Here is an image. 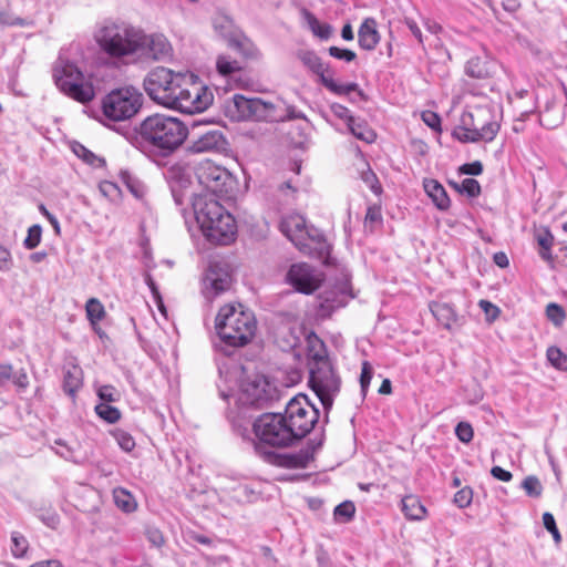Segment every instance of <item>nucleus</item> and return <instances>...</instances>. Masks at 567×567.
<instances>
[{
    "mask_svg": "<svg viewBox=\"0 0 567 567\" xmlns=\"http://www.w3.org/2000/svg\"><path fill=\"white\" fill-rule=\"evenodd\" d=\"M126 140L151 158H166L177 151L188 135V127L177 117L153 114L138 126L123 132Z\"/></svg>",
    "mask_w": 567,
    "mask_h": 567,
    "instance_id": "obj_1",
    "label": "nucleus"
},
{
    "mask_svg": "<svg viewBox=\"0 0 567 567\" xmlns=\"http://www.w3.org/2000/svg\"><path fill=\"white\" fill-rule=\"evenodd\" d=\"M192 207L196 223L205 238L217 245H229L237 235V225L233 215L220 203L207 194H196Z\"/></svg>",
    "mask_w": 567,
    "mask_h": 567,
    "instance_id": "obj_2",
    "label": "nucleus"
},
{
    "mask_svg": "<svg viewBox=\"0 0 567 567\" xmlns=\"http://www.w3.org/2000/svg\"><path fill=\"white\" fill-rule=\"evenodd\" d=\"M215 329L218 337V341H214L215 349L229 355L230 349L244 347L251 341L256 332V320L251 313L226 305L216 316Z\"/></svg>",
    "mask_w": 567,
    "mask_h": 567,
    "instance_id": "obj_3",
    "label": "nucleus"
},
{
    "mask_svg": "<svg viewBox=\"0 0 567 567\" xmlns=\"http://www.w3.org/2000/svg\"><path fill=\"white\" fill-rule=\"evenodd\" d=\"M255 439L251 440L256 455L261 460L264 453L275 449H285L298 443L297 435L287 425L281 413H264L252 422Z\"/></svg>",
    "mask_w": 567,
    "mask_h": 567,
    "instance_id": "obj_4",
    "label": "nucleus"
},
{
    "mask_svg": "<svg viewBox=\"0 0 567 567\" xmlns=\"http://www.w3.org/2000/svg\"><path fill=\"white\" fill-rule=\"evenodd\" d=\"M94 39L101 50L112 58H123L138 52L140 30L131 24L106 19L94 32Z\"/></svg>",
    "mask_w": 567,
    "mask_h": 567,
    "instance_id": "obj_5",
    "label": "nucleus"
},
{
    "mask_svg": "<svg viewBox=\"0 0 567 567\" xmlns=\"http://www.w3.org/2000/svg\"><path fill=\"white\" fill-rule=\"evenodd\" d=\"M187 80L181 81L173 95L168 109L178 110L186 114L199 113L208 109L213 103L212 91L203 85L198 76L186 73Z\"/></svg>",
    "mask_w": 567,
    "mask_h": 567,
    "instance_id": "obj_6",
    "label": "nucleus"
},
{
    "mask_svg": "<svg viewBox=\"0 0 567 567\" xmlns=\"http://www.w3.org/2000/svg\"><path fill=\"white\" fill-rule=\"evenodd\" d=\"M53 79L61 92L80 103L94 99L92 84L84 82L83 73L75 63L59 58L53 68Z\"/></svg>",
    "mask_w": 567,
    "mask_h": 567,
    "instance_id": "obj_7",
    "label": "nucleus"
},
{
    "mask_svg": "<svg viewBox=\"0 0 567 567\" xmlns=\"http://www.w3.org/2000/svg\"><path fill=\"white\" fill-rule=\"evenodd\" d=\"M308 384L320 400L324 410L323 422L328 423V415L332 409L334 398L341 390V378L332 362H321L316 367L309 368Z\"/></svg>",
    "mask_w": 567,
    "mask_h": 567,
    "instance_id": "obj_8",
    "label": "nucleus"
},
{
    "mask_svg": "<svg viewBox=\"0 0 567 567\" xmlns=\"http://www.w3.org/2000/svg\"><path fill=\"white\" fill-rule=\"evenodd\" d=\"M143 100V94L133 86L113 90L103 97V115L112 122L128 121L138 113Z\"/></svg>",
    "mask_w": 567,
    "mask_h": 567,
    "instance_id": "obj_9",
    "label": "nucleus"
},
{
    "mask_svg": "<svg viewBox=\"0 0 567 567\" xmlns=\"http://www.w3.org/2000/svg\"><path fill=\"white\" fill-rule=\"evenodd\" d=\"M286 419L287 425L297 435V441L306 437L319 421L320 412L309 400L306 394L299 393L295 395L286 404L285 412L281 413Z\"/></svg>",
    "mask_w": 567,
    "mask_h": 567,
    "instance_id": "obj_10",
    "label": "nucleus"
},
{
    "mask_svg": "<svg viewBox=\"0 0 567 567\" xmlns=\"http://www.w3.org/2000/svg\"><path fill=\"white\" fill-rule=\"evenodd\" d=\"M225 114L234 122L241 121H276L275 105L259 97H246L235 94L225 102Z\"/></svg>",
    "mask_w": 567,
    "mask_h": 567,
    "instance_id": "obj_11",
    "label": "nucleus"
},
{
    "mask_svg": "<svg viewBox=\"0 0 567 567\" xmlns=\"http://www.w3.org/2000/svg\"><path fill=\"white\" fill-rule=\"evenodd\" d=\"M185 80H187L185 73H175L167 68L157 66L147 73L143 86L153 101L168 107L179 82Z\"/></svg>",
    "mask_w": 567,
    "mask_h": 567,
    "instance_id": "obj_12",
    "label": "nucleus"
},
{
    "mask_svg": "<svg viewBox=\"0 0 567 567\" xmlns=\"http://www.w3.org/2000/svg\"><path fill=\"white\" fill-rule=\"evenodd\" d=\"M301 62L318 76V81L331 93L343 96L351 92H357L361 100H367L365 94L355 82L338 83L334 79V71L330 64L324 63L322 59L313 51H306L300 55Z\"/></svg>",
    "mask_w": 567,
    "mask_h": 567,
    "instance_id": "obj_13",
    "label": "nucleus"
},
{
    "mask_svg": "<svg viewBox=\"0 0 567 567\" xmlns=\"http://www.w3.org/2000/svg\"><path fill=\"white\" fill-rule=\"evenodd\" d=\"M279 391L265 375L248 377L241 384L239 401L243 405L265 409L278 400Z\"/></svg>",
    "mask_w": 567,
    "mask_h": 567,
    "instance_id": "obj_14",
    "label": "nucleus"
},
{
    "mask_svg": "<svg viewBox=\"0 0 567 567\" xmlns=\"http://www.w3.org/2000/svg\"><path fill=\"white\" fill-rule=\"evenodd\" d=\"M196 175L199 184L206 188V194L215 198L216 196H229L235 188L236 181L233 175L226 168L213 162L203 163Z\"/></svg>",
    "mask_w": 567,
    "mask_h": 567,
    "instance_id": "obj_15",
    "label": "nucleus"
},
{
    "mask_svg": "<svg viewBox=\"0 0 567 567\" xmlns=\"http://www.w3.org/2000/svg\"><path fill=\"white\" fill-rule=\"evenodd\" d=\"M213 28L216 33L224 38L228 47L236 50L245 58L255 55V47L234 24L230 17L224 13H217L213 18Z\"/></svg>",
    "mask_w": 567,
    "mask_h": 567,
    "instance_id": "obj_16",
    "label": "nucleus"
},
{
    "mask_svg": "<svg viewBox=\"0 0 567 567\" xmlns=\"http://www.w3.org/2000/svg\"><path fill=\"white\" fill-rule=\"evenodd\" d=\"M322 445V440L317 443L310 441L306 447L293 453H264L261 458L265 463L281 467V468H306L308 464L313 460V455L318 449Z\"/></svg>",
    "mask_w": 567,
    "mask_h": 567,
    "instance_id": "obj_17",
    "label": "nucleus"
},
{
    "mask_svg": "<svg viewBox=\"0 0 567 567\" xmlns=\"http://www.w3.org/2000/svg\"><path fill=\"white\" fill-rule=\"evenodd\" d=\"M352 298L350 284L338 281L318 295L317 313L320 318H329L336 310L346 307Z\"/></svg>",
    "mask_w": 567,
    "mask_h": 567,
    "instance_id": "obj_18",
    "label": "nucleus"
},
{
    "mask_svg": "<svg viewBox=\"0 0 567 567\" xmlns=\"http://www.w3.org/2000/svg\"><path fill=\"white\" fill-rule=\"evenodd\" d=\"M461 123L466 125L467 131L476 134H486L485 132H492V136L488 138H481L484 142H492L499 131V124L493 120V114L488 109L475 107L471 111L463 112L461 116Z\"/></svg>",
    "mask_w": 567,
    "mask_h": 567,
    "instance_id": "obj_19",
    "label": "nucleus"
},
{
    "mask_svg": "<svg viewBox=\"0 0 567 567\" xmlns=\"http://www.w3.org/2000/svg\"><path fill=\"white\" fill-rule=\"evenodd\" d=\"M286 281L298 292L310 295L321 282L320 275L307 262L292 264L287 271Z\"/></svg>",
    "mask_w": 567,
    "mask_h": 567,
    "instance_id": "obj_20",
    "label": "nucleus"
},
{
    "mask_svg": "<svg viewBox=\"0 0 567 567\" xmlns=\"http://www.w3.org/2000/svg\"><path fill=\"white\" fill-rule=\"evenodd\" d=\"M231 284L233 277L227 265L212 262L204 278V293L207 299L216 298L230 289Z\"/></svg>",
    "mask_w": 567,
    "mask_h": 567,
    "instance_id": "obj_21",
    "label": "nucleus"
},
{
    "mask_svg": "<svg viewBox=\"0 0 567 567\" xmlns=\"http://www.w3.org/2000/svg\"><path fill=\"white\" fill-rule=\"evenodd\" d=\"M138 52L141 56L165 60L172 56V45L163 34H144L140 31Z\"/></svg>",
    "mask_w": 567,
    "mask_h": 567,
    "instance_id": "obj_22",
    "label": "nucleus"
},
{
    "mask_svg": "<svg viewBox=\"0 0 567 567\" xmlns=\"http://www.w3.org/2000/svg\"><path fill=\"white\" fill-rule=\"evenodd\" d=\"M228 145L224 133L218 128H208L190 141L187 151L193 154L220 152Z\"/></svg>",
    "mask_w": 567,
    "mask_h": 567,
    "instance_id": "obj_23",
    "label": "nucleus"
},
{
    "mask_svg": "<svg viewBox=\"0 0 567 567\" xmlns=\"http://www.w3.org/2000/svg\"><path fill=\"white\" fill-rule=\"evenodd\" d=\"M281 233L295 244L301 251H306L305 233H307L306 220L300 215H289L280 221Z\"/></svg>",
    "mask_w": 567,
    "mask_h": 567,
    "instance_id": "obj_24",
    "label": "nucleus"
},
{
    "mask_svg": "<svg viewBox=\"0 0 567 567\" xmlns=\"http://www.w3.org/2000/svg\"><path fill=\"white\" fill-rule=\"evenodd\" d=\"M374 18H365L358 30V43L362 50L372 51L381 40Z\"/></svg>",
    "mask_w": 567,
    "mask_h": 567,
    "instance_id": "obj_25",
    "label": "nucleus"
},
{
    "mask_svg": "<svg viewBox=\"0 0 567 567\" xmlns=\"http://www.w3.org/2000/svg\"><path fill=\"white\" fill-rule=\"evenodd\" d=\"M308 368L316 367L321 362L331 361L324 342L313 332L306 337Z\"/></svg>",
    "mask_w": 567,
    "mask_h": 567,
    "instance_id": "obj_26",
    "label": "nucleus"
},
{
    "mask_svg": "<svg viewBox=\"0 0 567 567\" xmlns=\"http://www.w3.org/2000/svg\"><path fill=\"white\" fill-rule=\"evenodd\" d=\"M495 71V62L487 55L473 56L465 65V73L473 79H488Z\"/></svg>",
    "mask_w": 567,
    "mask_h": 567,
    "instance_id": "obj_27",
    "label": "nucleus"
},
{
    "mask_svg": "<svg viewBox=\"0 0 567 567\" xmlns=\"http://www.w3.org/2000/svg\"><path fill=\"white\" fill-rule=\"evenodd\" d=\"M9 382H12L19 390H25L29 386L24 369L13 371L11 364L0 363V388L7 386Z\"/></svg>",
    "mask_w": 567,
    "mask_h": 567,
    "instance_id": "obj_28",
    "label": "nucleus"
},
{
    "mask_svg": "<svg viewBox=\"0 0 567 567\" xmlns=\"http://www.w3.org/2000/svg\"><path fill=\"white\" fill-rule=\"evenodd\" d=\"M424 190L440 210H447L451 199L441 183L436 179H424Z\"/></svg>",
    "mask_w": 567,
    "mask_h": 567,
    "instance_id": "obj_29",
    "label": "nucleus"
},
{
    "mask_svg": "<svg viewBox=\"0 0 567 567\" xmlns=\"http://www.w3.org/2000/svg\"><path fill=\"white\" fill-rule=\"evenodd\" d=\"M260 483H240L231 491V498L240 504H251L261 497Z\"/></svg>",
    "mask_w": 567,
    "mask_h": 567,
    "instance_id": "obj_30",
    "label": "nucleus"
},
{
    "mask_svg": "<svg viewBox=\"0 0 567 567\" xmlns=\"http://www.w3.org/2000/svg\"><path fill=\"white\" fill-rule=\"evenodd\" d=\"M430 310L437 320V322L447 330H450L452 326L456 323L458 320L456 310L451 303L432 302L430 305Z\"/></svg>",
    "mask_w": 567,
    "mask_h": 567,
    "instance_id": "obj_31",
    "label": "nucleus"
},
{
    "mask_svg": "<svg viewBox=\"0 0 567 567\" xmlns=\"http://www.w3.org/2000/svg\"><path fill=\"white\" fill-rule=\"evenodd\" d=\"M401 511L410 520H422L426 516V508L419 496L410 494L401 499Z\"/></svg>",
    "mask_w": 567,
    "mask_h": 567,
    "instance_id": "obj_32",
    "label": "nucleus"
},
{
    "mask_svg": "<svg viewBox=\"0 0 567 567\" xmlns=\"http://www.w3.org/2000/svg\"><path fill=\"white\" fill-rule=\"evenodd\" d=\"M302 20L309 28V30L313 33V35L318 37L321 40H328L332 35L333 28L329 23H321L317 17L306 8L300 10Z\"/></svg>",
    "mask_w": 567,
    "mask_h": 567,
    "instance_id": "obj_33",
    "label": "nucleus"
},
{
    "mask_svg": "<svg viewBox=\"0 0 567 567\" xmlns=\"http://www.w3.org/2000/svg\"><path fill=\"white\" fill-rule=\"evenodd\" d=\"M82 384V369L79 365H72L64 371L62 388L69 396L74 398Z\"/></svg>",
    "mask_w": 567,
    "mask_h": 567,
    "instance_id": "obj_34",
    "label": "nucleus"
},
{
    "mask_svg": "<svg viewBox=\"0 0 567 567\" xmlns=\"http://www.w3.org/2000/svg\"><path fill=\"white\" fill-rule=\"evenodd\" d=\"M348 131L358 140H361L365 143H373L375 141L377 134L372 128L369 127L364 120L352 117L347 123Z\"/></svg>",
    "mask_w": 567,
    "mask_h": 567,
    "instance_id": "obj_35",
    "label": "nucleus"
},
{
    "mask_svg": "<svg viewBox=\"0 0 567 567\" xmlns=\"http://www.w3.org/2000/svg\"><path fill=\"white\" fill-rule=\"evenodd\" d=\"M120 178L134 197L142 198L145 195L144 184L128 169H121Z\"/></svg>",
    "mask_w": 567,
    "mask_h": 567,
    "instance_id": "obj_36",
    "label": "nucleus"
},
{
    "mask_svg": "<svg viewBox=\"0 0 567 567\" xmlns=\"http://www.w3.org/2000/svg\"><path fill=\"white\" fill-rule=\"evenodd\" d=\"M73 153L81 158L84 163L93 166V167H103L105 165V159L95 155L89 148H86L80 142H73L72 144Z\"/></svg>",
    "mask_w": 567,
    "mask_h": 567,
    "instance_id": "obj_37",
    "label": "nucleus"
},
{
    "mask_svg": "<svg viewBox=\"0 0 567 567\" xmlns=\"http://www.w3.org/2000/svg\"><path fill=\"white\" fill-rule=\"evenodd\" d=\"M115 505L125 513H132L136 509L137 504L134 496L125 488L117 487L113 492Z\"/></svg>",
    "mask_w": 567,
    "mask_h": 567,
    "instance_id": "obj_38",
    "label": "nucleus"
},
{
    "mask_svg": "<svg viewBox=\"0 0 567 567\" xmlns=\"http://www.w3.org/2000/svg\"><path fill=\"white\" fill-rule=\"evenodd\" d=\"M86 318L91 326H96L106 316L103 303L97 298H90L85 305Z\"/></svg>",
    "mask_w": 567,
    "mask_h": 567,
    "instance_id": "obj_39",
    "label": "nucleus"
},
{
    "mask_svg": "<svg viewBox=\"0 0 567 567\" xmlns=\"http://www.w3.org/2000/svg\"><path fill=\"white\" fill-rule=\"evenodd\" d=\"M449 184L460 194H466L471 198H475L481 195V185L474 178H465L461 184L450 181Z\"/></svg>",
    "mask_w": 567,
    "mask_h": 567,
    "instance_id": "obj_40",
    "label": "nucleus"
},
{
    "mask_svg": "<svg viewBox=\"0 0 567 567\" xmlns=\"http://www.w3.org/2000/svg\"><path fill=\"white\" fill-rule=\"evenodd\" d=\"M485 133L486 134L474 135L472 132L467 131L466 125H463L461 123V125H458L457 127H455L453 130L452 135L454 138H456L457 141L462 142V143H476V142H481V138H488L492 136L491 131L488 132V130H487Z\"/></svg>",
    "mask_w": 567,
    "mask_h": 567,
    "instance_id": "obj_41",
    "label": "nucleus"
},
{
    "mask_svg": "<svg viewBox=\"0 0 567 567\" xmlns=\"http://www.w3.org/2000/svg\"><path fill=\"white\" fill-rule=\"evenodd\" d=\"M216 68L219 74L228 76L241 70V64L228 55H218Z\"/></svg>",
    "mask_w": 567,
    "mask_h": 567,
    "instance_id": "obj_42",
    "label": "nucleus"
},
{
    "mask_svg": "<svg viewBox=\"0 0 567 567\" xmlns=\"http://www.w3.org/2000/svg\"><path fill=\"white\" fill-rule=\"evenodd\" d=\"M11 554L14 558H22L25 556L28 548H29V542L28 539L19 532H12L11 533Z\"/></svg>",
    "mask_w": 567,
    "mask_h": 567,
    "instance_id": "obj_43",
    "label": "nucleus"
},
{
    "mask_svg": "<svg viewBox=\"0 0 567 567\" xmlns=\"http://www.w3.org/2000/svg\"><path fill=\"white\" fill-rule=\"evenodd\" d=\"M95 413L110 424L116 423L121 419V412L117 408L109 403H100L95 406Z\"/></svg>",
    "mask_w": 567,
    "mask_h": 567,
    "instance_id": "obj_44",
    "label": "nucleus"
},
{
    "mask_svg": "<svg viewBox=\"0 0 567 567\" xmlns=\"http://www.w3.org/2000/svg\"><path fill=\"white\" fill-rule=\"evenodd\" d=\"M547 360L558 370L567 371V354L558 347H549L546 351Z\"/></svg>",
    "mask_w": 567,
    "mask_h": 567,
    "instance_id": "obj_45",
    "label": "nucleus"
},
{
    "mask_svg": "<svg viewBox=\"0 0 567 567\" xmlns=\"http://www.w3.org/2000/svg\"><path fill=\"white\" fill-rule=\"evenodd\" d=\"M111 435L124 452H131L135 447V440L127 431L115 429L111 432Z\"/></svg>",
    "mask_w": 567,
    "mask_h": 567,
    "instance_id": "obj_46",
    "label": "nucleus"
},
{
    "mask_svg": "<svg viewBox=\"0 0 567 567\" xmlns=\"http://www.w3.org/2000/svg\"><path fill=\"white\" fill-rule=\"evenodd\" d=\"M522 487L529 497L537 498L543 493V485L535 475L526 476L522 482Z\"/></svg>",
    "mask_w": 567,
    "mask_h": 567,
    "instance_id": "obj_47",
    "label": "nucleus"
},
{
    "mask_svg": "<svg viewBox=\"0 0 567 567\" xmlns=\"http://www.w3.org/2000/svg\"><path fill=\"white\" fill-rule=\"evenodd\" d=\"M0 24L6 27H29L31 22L24 18L16 17L3 8L0 10Z\"/></svg>",
    "mask_w": 567,
    "mask_h": 567,
    "instance_id": "obj_48",
    "label": "nucleus"
},
{
    "mask_svg": "<svg viewBox=\"0 0 567 567\" xmlns=\"http://www.w3.org/2000/svg\"><path fill=\"white\" fill-rule=\"evenodd\" d=\"M546 316L548 320H550L555 326L559 327L563 324L566 318V312L560 305L550 302L546 307Z\"/></svg>",
    "mask_w": 567,
    "mask_h": 567,
    "instance_id": "obj_49",
    "label": "nucleus"
},
{
    "mask_svg": "<svg viewBox=\"0 0 567 567\" xmlns=\"http://www.w3.org/2000/svg\"><path fill=\"white\" fill-rule=\"evenodd\" d=\"M42 237V227L39 224L32 225L28 229V235L23 240V246L31 250L39 246Z\"/></svg>",
    "mask_w": 567,
    "mask_h": 567,
    "instance_id": "obj_50",
    "label": "nucleus"
},
{
    "mask_svg": "<svg viewBox=\"0 0 567 567\" xmlns=\"http://www.w3.org/2000/svg\"><path fill=\"white\" fill-rule=\"evenodd\" d=\"M372 377H373V368L368 361H364L362 363L361 374H360V391H361V395L363 399L367 396Z\"/></svg>",
    "mask_w": 567,
    "mask_h": 567,
    "instance_id": "obj_51",
    "label": "nucleus"
},
{
    "mask_svg": "<svg viewBox=\"0 0 567 567\" xmlns=\"http://www.w3.org/2000/svg\"><path fill=\"white\" fill-rule=\"evenodd\" d=\"M333 514L336 517H343L346 522H349L355 514V506L353 502L344 501L336 506Z\"/></svg>",
    "mask_w": 567,
    "mask_h": 567,
    "instance_id": "obj_52",
    "label": "nucleus"
},
{
    "mask_svg": "<svg viewBox=\"0 0 567 567\" xmlns=\"http://www.w3.org/2000/svg\"><path fill=\"white\" fill-rule=\"evenodd\" d=\"M473 499V489L470 486H465L457 491L454 495V504L460 508H465L471 505Z\"/></svg>",
    "mask_w": 567,
    "mask_h": 567,
    "instance_id": "obj_53",
    "label": "nucleus"
},
{
    "mask_svg": "<svg viewBox=\"0 0 567 567\" xmlns=\"http://www.w3.org/2000/svg\"><path fill=\"white\" fill-rule=\"evenodd\" d=\"M455 435L462 443H470L473 440L474 431L468 422H460L455 426Z\"/></svg>",
    "mask_w": 567,
    "mask_h": 567,
    "instance_id": "obj_54",
    "label": "nucleus"
},
{
    "mask_svg": "<svg viewBox=\"0 0 567 567\" xmlns=\"http://www.w3.org/2000/svg\"><path fill=\"white\" fill-rule=\"evenodd\" d=\"M543 524H544V527L553 535L555 543H557V544L560 543L561 536L557 528L556 520H555V517L553 516V514H550L548 512L544 513L543 514Z\"/></svg>",
    "mask_w": 567,
    "mask_h": 567,
    "instance_id": "obj_55",
    "label": "nucleus"
},
{
    "mask_svg": "<svg viewBox=\"0 0 567 567\" xmlns=\"http://www.w3.org/2000/svg\"><path fill=\"white\" fill-rule=\"evenodd\" d=\"M100 188V192L109 199L111 200H115L120 197L121 195V189L120 187L117 186V184L113 183V182H110V181H104L100 184L99 186Z\"/></svg>",
    "mask_w": 567,
    "mask_h": 567,
    "instance_id": "obj_56",
    "label": "nucleus"
},
{
    "mask_svg": "<svg viewBox=\"0 0 567 567\" xmlns=\"http://www.w3.org/2000/svg\"><path fill=\"white\" fill-rule=\"evenodd\" d=\"M54 444L59 446V449H54L55 454L61 456L62 458L71 462H76L74 458V451L71 446H69L63 440L59 439L54 441Z\"/></svg>",
    "mask_w": 567,
    "mask_h": 567,
    "instance_id": "obj_57",
    "label": "nucleus"
},
{
    "mask_svg": "<svg viewBox=\"0 0 567 567\" xmlns=\"http://www.w3.org/2000/svg\"><path fill=\"white\" fill-rule=\"evenodd\" d=\"M329 54L331 56H333L334 59L343 60L346 62H352L357 58L355 52H353L349 49H341L338 47H330Z\"/></svg>",
    "mask_w": 567,
    "mask_h": 567,
    "instance_id": "obj_58",
    "label": "nucleus"
},
{
    "mask_svg": "<svg viewBox=\"0 0 567 567\" xmlns=\"http://www.w3.org/2000/svg\"><path fill=\"white\" fill-rule=\"evenodd\" d=\"M99 398L103 401L102 403L115 402L117 400V392L113 385H102L97 390Z\"/></svg>",
    "mask_w": 567,
    "mask_h": 567,
    "instance_id": "obj_59",
    "label": "nucleus"
},
{
    "mask_svg": "<svg viewBox=\"0 0 567 567\" xmlns=\"http://www.w3.org/2000/svg\"><path fill=\"white\" fill-rule=\"evenodd\" d=\"M330 111L334 116H337L340 120H343L346 124L353 117L350 110L340 103H332L330 105Z\"/></svg>",
    "mask_w": 567,
    "mask_h": 567,
    "instance_id": "obj_60",
    "label": "nucleus"
},
{
    "mask_svg": "<svg viewBox=\"0 0 567 567\" xmlns=\"http://www.w3.org/2000/svg\"><path fill=\"white\" fill-rule=\"evenodd\" d=\"M422 120L432 130H434V131L441 130V117L435 112L424 111L422 113Z\"/></svg>",
    "mask_w": 567,
    "mask_h": 567,
    "instance_id": "obj_61",
    "label": "nucleus"
},
{
    "mask_svg": "<svg viewBox=\"0 0 567 567\" xmlns=\"http://www.w3.org/2000/svg\"><path fill=\"white\" fill-rule=\"evenodd\" d=\"M478 306L489 320H495L501 313L499 308L488 300H480Z\"/></svg>",
    "mask_w": 567,
    "mask_h": 567,
    "instance_id": "obj_62",
    "label": "nucleus"
},
{
    "mask_svg": "<svg viewBox=\"0 0 567 567\" xmlns=\"http://www.w3.org/2000/svg\"><path fill=\"white\" fill-rule=\"evenodd\" d=\"M460 173L472 176L481 175L483 173V164L480 161L463 164L460 167Z\"/></svg>",
    "mask_w": 567,
    "mask_h": 567,
    "instance_id": "obj_63",
    "label": "nucleus"
},
{
    "mask_svg": "<svg viewBox=\"0 0 567 567\" xmlns=\"http://www.w3.org/2000/svg\"><path fill=\"white\" fill-rule=\"evenodd\" d=\"M536 240L540 248L548 250V247H553L554 236L549 229L545 228L536 234Z\"/></svg>",
    "mask_w": 567,
    "mask_h": 567,
    "instance_id": "obj_64",
    "label": "nucleus"
}]
</instances>
